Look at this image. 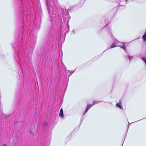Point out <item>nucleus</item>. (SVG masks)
I'll use <instances>...</instances> for the list:
<instances>
[{"label":"nucleus","mask_w":146,"mask_h":146,"mask_svg":"<svg viewBox=\"0 0 146 146\" xmlns=\"http://www.w3.org/2000/svg\"><path fill=\"white\" fill-rule=\"evenodd\" d=\"M22 12L23 14V28L22 32L20 34L18 38V41L17 43L16 46L13 45V47L15 48L16 53L15 58L20 66H22L26 64V61L25 57L27 54L28 45L29 39L26 36V30H27L25 27L28 23V13L29 9L27 7L22 8Z\"/></svg>","instance_id":"nucleus-1"},{"label":"nucleus","mask_w":146,"mask_h":146,"mask_svg":"<svg viewBox=\"0 0 146 146\" xmlns=\"http://www.w3.org/2000/svg\"><path fill=\"white\" fill-rule=\"evenodd\" d=\"M57 0H46V4L49 15L51 19L54 18L58 15L61 16L62 9L57 3Z\"/></svg>","instance_id":"nucleus-2"},{"label":"nucleus","mask_w":146,"mask_h":146,"mask_svg":"<svg viewBox=\"0 0 146 146\" xmlns=\"http://www.w3.org/2000/svg\"><path fill=\"white\" fill-rule=\"evenodd\" d=\"M116 46H118L122 48L124 50L126 48L125 45L123 43L119 42L117 40L115 42H113L110 45V47L108 48H107L106 50H104L103 53L107 50L108 49L113 48Z\"/></svg>","instance_id":"nucleus-3"},{"label":"nucleus","mask_w":146,"mask_h":146,"mask_svg":"<svg viewBox=\"0 0 146 146\" xmlns=\"http://www.w3.org/2000/svg\"><path fill=\"white\" fill-rule=\"evenodd\" d=\"M96 101H94L93 102L92 104H88L87 105V107L83 113V116L88 111V110L93 105H95L96 104Z\"/></svg>","instance_id":"nucleus-4"},{"label":"nucleus","mask_w":146,"mask_h":146,"mask_svg":"<svg viewBox=\"0 0 146 146\" xmlns=\"http://www.w3.org/2000/svg\"><path fill=\"white\" fill-rule=\"evenodd\" d=\"M120 2L119 3L118 5L119 6H123L125 3L128 1V0H119Z\"/></svg>","instance_id":"nucleus-5"},{"label":"nucleus","mask_w":146,"mask_h":146,"mask_svg":"<svg viewBox=\"0 0 146 146\" xmlns=\"http://www.w3.org/2000/svg\"><path fill=\"white\" fill-rule=\"evenodd\" d=\"M59 115V116L61 117L62 118L64 117L63 110L62 108L60 109Z\"/></svg>","instance_id":"nucleus-6"},{"label":"nucleus","mask_w":146,"mask_h":146,"mask_svg":"<svg viewBox=\"0 0 146 146\" xmlns=\"http://www.w3.org/2000/svg\"><path fill=\"white\" fill-rule=\"evenodd\" d=\"M126 58L127 59H129V61H130L133 59V56H130L129 55H127L126 56Z\"/></svg>","instance_id":"nucleus-7"},{"label":"nucleus","mask_w":146,"mask_h":146,"mask_svg":"<svg viewBox=\"0 0 146 146\" xmlns=\"http://www.w3.org/2000/svg\"><path fill=\"white\" fill-rule=\"evenodd\" d=\"M116 106L121 109H123V107L121 103H117L116 104Z\"/></svg>","instance_id":"nucleus-8"},{"label":"nucleus","mask_w":146,"mask_h":146,"mask_svg":"<svg viewBox=\"0 0 146 146\" xmlns=\"http://www.w3.org/2000/svg\"><path fill=\"white\" fill-rule=\"evenodd\" d=\"M70 72H68V73L66 72V76H68V78H69V77L70 76H71L72 74V73H70Z\"/></svg>","instance_id":"nucleus-9"},{"label":"nucleus","mask_w":146,"mask_h":146,"mask_svg":"<svg viewBox=\"0 0 146 146\" xmlns=\"http://www.w3.org/2000/svg\"><path fill=\"white\" fill-rule=\"evenodd\" d=\"M141 59L145 62V66H146V58L145 57H143L141 58Z\"/></svg>","instance_id":"nucleus-10"},{"label":"nucleus","mask_w":146,"mask_h":146,"mask_svg":"<svg viewBox=\"0 0 146 146\" xmlns=\"http://www.w3.org/2000/svg\"><path fill=\"white\" fill-rule=\"evenodd\" d=\"M47 124L46 123H45L43 124V126H47Z\"/></svg>","instance_id":"nucleus-11"},{"label":"nucleus","mask_w":146,"mask_h":146,"mask_svg":"<svg viewBox=\"0 0 146 146\" xmlns=\"http://www.w3.org/2000/svg\"><path fill=\"white\" fill-rule=\"evenodd\" d=\"M2 146H7L6 144H4Z\"/></svg>","instance_id":"nucleus-12"},{"label":"nucleus","mask_w":146,"mask_h":146,"mask_svg":"<svg viewBox=\"0 0 146 146\" xmlns=\"http://www.w3.org/2000/svg\"><path fill=\"white\" fill-rule=\"evenodd\" d=\"M36 45L35 42L34 44H33L34 47Z\"/></svg>","instance_id":"nucleus-13"},{"label":"nucleus","mask_w":146,"mask_h":146,"mask_svg":"<svg viewBox=\"0 0 146 146\" xmlns=\"http://www.w3.org/2000/svg\"><path fill=\"white\" fill-rule=\"evenodd\" d=\"M75 71V70H74V71H71V72H72V73H72H72H73L74 72V71Z\"/></svg>","instance_id":"nucleus-14"},{"label":"nucleus","mask_w":146,"mask_h":146,"mask_svg":"<svg viewBox=\"0 0 146 146\" xmlns=\"http://www.w3.org/2000/svg\"><path fill=\"white\" fill-rule=\"evenodd\" d=\"M21 73H19V74L20 76H21V75L20 74Z\"/></svg>","instance_id":"nucleus-15"},{"label":"nucleus","mask_w":146,"mask_h":146,"mask_svg":"<svg viewBox=\"0 0 146 146\" xmlns=\"http://www.w3.org/2000/svg\"><path fill=\"white\" fill-rule=\"evenodd\" d=\"M69 26H68V31L69 30Z\"/></svg>","instance_id":"nucleus-16"},{"label":"nucleus","mask_w":146,"mask_h":146,"mask_svg":"<svg viewBox=\"0 0 146 146\" xmlns=\"http://www.w3.org/2000/svg\"><path fill=\"white\" fill-rule=\"evenodd\" d=\"M22 11H22H21V12H22L23 13Z\"/></svg>","instance_id":"nucleus-17"},{"label":"nucleus","mask_w":146,"mask_h":146,"mask_svg":"<svg viewBox=\"0 0 146 146\" xmlns=\"http://www.w3.org/2000/svg\"><path fill=\"white\" fill-rule=\"evenodd\" d=\"M73 32V33H74V31H73V32Z\"/></svg>","instance_id":"nucleus-18"},{"label":"nucleus","mask_w":146,"mask_h":146,"mask_svg":"<svg viewBox=\"0 0 146 146\" xmlns=\"http://www.w3.org/2000/svg\"><path fill=\"white\" fill-rule=\"evenodd\" d=\"M62 13H63V11H62Z\"/></svg>","instance_id":"nucleus-19"},{"label":"nucleus","mask_w":146,"mask_h":146,"mask_svg":"<svg viewBox=\"0 0 146 146\" xmlns=\"http://www.w3.org/2000/svg\"><path fill=\"white\" fill-rule=\"evenodd\" d=\"M139 120H141V119H140V120H139ZM138 121H139V120H138Z\"/></svg>","instance_id":"nucleus-20"}]
</instances>
